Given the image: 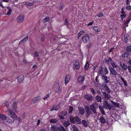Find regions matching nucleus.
Returning <instances> with one entry per match:
<instances>
[{"label": "nucleus", "mask_w": 131, "mask_h": 131, "mask_svg": "<svg viewBox=\"0 0 131 131\" xmlns=\"http://www.w3.org/2000/svg\"><path fill=\"white\" fill-rule=\"evenodd\" d=\"M89 35L87 34H85L82 36V39L83 42L86 43L89 40Z\"/></svg>", "instance_id": "f257e3e1"}, {"label": "nucleus", "mask_w": 131, "mask_h": 131, "mask_svg": "<svg viewBox=\"0 0 131 131\" xmlns=\"http://www.w3.org/2000/svg\"><path fill=\"white\" fill-rule=\"evenodd\" d=\"M6 119L7 122L10 124H12L14 121V118H17L16 117H10V116H8Z\"/></svg>", "instance_id": "f03ea898"}, {"label": "nucleus", "mask_w": 131, "mask_h": 131, "mask_svg": "<svg viewBox=\"0 0 131 131\" xmlns=\"http://www.w3.org/2000/svg\"><path fill=\"white\" fill-rule=\"evenodd\" d=\"M8 111L9 113L8 114V116H10V117H16L17 116L15 114L14 111L11 109H9Z\"/></svg>", "instance_id": "7ed1b4c3"}, {"label": "nucleus", "mask_w": 131, "mask_h": 131, "mask_svg": "<svg viewBox=\"0 0 131 131\" xmlns=\"http://www.w3.org/2000/svg\"><path fill=\"white\" fill-rule=\"evenodd\" d=\"M67 112L66 111H64L60 112L59 115V117L61 119H64V117L63 116H66L67 114Z\"/></svg>", "instance_id": "20e7f679"}, {"label": "nucleus", "mask_w": 131, "mask_h": 131, "mask_svg": "<svg viewBox=\"0 0 131 131\" xmlns=\"http://www.w3.org/2000/svg\"><path fill=\"white\" fill-rule=\"evenodd\" d=\"M54 88L55 92L57 93H59L61 91L60 86L58 83H57L54 86Z\"/></svg>", "instance_id": "39448f33"}, {"label": "nucleus", "mask_w": 131, "mask_h": 131, "mask_svg": "<svg viewBox=\"0 0 131 131\" xmlns=\"http://www.w3.org/2000/svg\"><path fill=\"white\" fill-rule=\"evenodd\" d=\"M104 108L106 109H108L109 110H111V107L106 101H104Z\"/></svg>", "instance_id": "423d86ee"}, {"label": "nucleus", "mask_w": 131, "mask_h": 131, "mask_svg": "<svg viewBox=\"0 0 131 131\" xmlns=\"http://www.w3.org/2000/svg\"><path fill=\"white\" fill-rule=\"evenodd\" d=\"M124 7H123L121 9V13L122 15H121L120 16L121 18L122 19V20H123V19H124L126 16V13L124 11Z\"/></svg>", "instance_id": "0eeeda50"}, {"label": "nucleus", "mask_w": 131, "mask_h": 131, "mask_svg": "<svg viewBox=\"0 0 131 131\" xmlns=\"http://www.w3.org/2000/svg\"><path fill=\"white\" fill-rule=\"evenodd\" d=\"M24 16L23 15H20L17 18V22L18 23H21L23 22Z\"/></svg>", "instance_id": "6e6552de"}, {"label": "nucleus", "mask_w": 131, "mask_h": 131, "mask_svg": "<svg viewBox=\"0 0 131 131\" xmlns=\"http://www.w3.org/2000/svg\"><path fill=\"white\" fill-rule=\"evenodd\" d=\"M101 78L104 83H106L109 82V81L108 79V78L105 75H102Z\"/></svg>", "instance_id": "1a4fd4ad"}, {"label": "nucleus", "mask_w": 131, "mask_h": 131, "mask_svg": "<svg viewBox=\"0 0 131 131\" xmlns=\"http://www.w3.org/2000/svg\"><path fill=\"white\" fill-rule=\"evenodd\" d=\"M70 79V76L69 74L66 75L65 79V84L66 85L69 81Z\"/></svg>", "instance_id": "9d476101"}, {"label": "nucleus", "mask_w": 131, "mask_h": 131, "mask_svg": "<svg viewBox=\"0 0 131 131\" xmlns=\"http://www.w3.org/2000/svg\"><path fill=\"white\" fill-rule=\"evenodd\" d=\"M40 99V96H37L33 99L31 101V103L33 104L37 102Z\"/></svg>", "instance_id": "9b49d317"}, {"label": "nucleus", "mask_w": 131, "mask_h": 131, "mask_svg": "<svg viewBox=\"0 0 131 131\" xmlns=\"http://www.w3.org/2000/svg\"><path fill=\"white\" fill-rule=\"evenodd\" d=\"M99 120L100 122L103 124H104L106 122L105 117H104L103 115L100 117V118L99 119Z\"/></svg>", "instance_id": "f8f14e48"}, {"label": "nucleus", "mask_w": 131, "mask_h": 131, "mask_svg": "<svg viewBox=\"0 0 131 131\" xmlns=\"http://www.w3.org/2000/svg\"><path fill=\"white\" fill-rule=\"evenodd\" d=\"M110 71L112 75L116 76L117 75V73L115 70L112 67L109 68Z\"/></svg>", "instance_id": "ddd939ff"}, {"label": "nucleus", "mask_w": 131, "mask_h": 131, "mask_svg": "<svg viewBox=\"0 0 131 131\" xmlns=\"http://www.w3.org/2000/svg\"><path fill=\"white\" fill-rule=\"evenodd\" d=\"M80 68V66L79 64V62L78 61H76L73 64V69H78Z\"/></svg>", "instance_id": "4468645a"}, {"label": "nucleus", "mask_w": 131, "mask_h": 131, "mask_svg": "<svg viewBox=\"0 0 131 131\" xmlns=\"http://www.w3.org/2000/svg\"><path fill=\"white\" fill-rule=\"evenodd\" d=\"M84 97L85 99L90 101H92L93 99V97L92 96L88 95H84Z\"/></svg>", "instance_id": "2eb2a0df"}, {"label": "nucleus", "mask_w": 131, "mask_h": 131, "mask_svg": "<svg viewBox=\"0 0 131 131\" xmlns=\"http://www.w3.org/2000/svg\"><path fill=\"white\" fill-rule=\"evenodd\" d=\"M24 79V77L23 75H20L17 78L18 81L19 83H22Z\"/></svg>", "instance_id": "dca6fc26"}, {"label": "nucleus", "mask_w": 131, "mask_h": 131, "mask_svg": "<svg viewBox=\"0 0 131 131\" xmlns=\"http://www.w3.org/2000/svg\"><path fill=\"white\" fill-rule=\"evenodd\" d=\"M59 108L60 107L59 105H54L53 106L52 109L50 110V111H52L54 110L57 111L59 109Z\"/></svg>", "instance_id": "f3484780"}, {"label": "nucleus", "mask_w": 131, "mask_h": 131, "mask_svg": "<svg viewBox=\"0 0 131 131\" xmlns=\"http://www.w3.org/2000/svg\"><path fill=\"white\" fill-rule=\"evenodd\" d=\"M111 64L113 69L115 68L117 70L119 68V67L113 61L111 62Z\"/></svg>", "instance_id": "a211bd4d"}, {"label": "nucleus", "mask_w": 131, "mask_h": 131, "mask_svg": "<svg viewBox=\"0 0 131 131\" xmlns=\"http://www.w3.org/2000/svg\"><path fill=\"white\" fill-rule=\"evenodd\" d=\"M6 8L7 12L6 13V15H10L12 11L11 9L9 6H7Z\"/></svg>", "instance_id": "6ab92c4d"}, {"label": "nucleus", "mask_w": 131, "mask_h": 131, "mask_svg": "<svg viewBox=\"0 0 131 131\" xmlns=\"http://www.w3.org/2000/svg\"><path fill=\"white\" fill-rule=\"evenodd\" d=\"M63 124L65 127H68L70 124V123L69 121H65L63 122Z\"/></svg>", "instance_id": "aec40b11"}, {"label": "nucleus", "mask_w": 131, "mask_h": 131, "mask_svg": "<svg viewBox=\"0 0 131 131\" xmlns=\"http://www.w3.org/2000/svg\"><path fill=\"white\" fill-rule=\"evenodd\" d=\"M60 127H56L55 126H52L51 127V129L54 131H59Z\"/></svg>", "instance_id": "412c9836"}, {"label": "nucleus", "mask_w": 131, "mask_h": 131, "mask_svg": "<svg viewBox=\"0 0 131 131\" xmlns=\"http://www.w3.org/2000/svg\"><path fill=\"white\" fill-rule=\"evenodd\" d=\"M84 80V77L83 76L80 77L77 80V81L80 83H82Z\"/></svg>", "instance_id": "4be33fe9"}, {"label": "nucleus", "mask_w": 131, "mask_h": 131, "mask_svg": "<svg viewBox=\"0 0 131 131\" xmlns=\"http://www.w3.org/2000/svg\"><path fill=\"white\" fill-rule=\"evenodd\" d=\"M120 65L123 70H126L127 69V65H125L124 63H121Z\"/></svg>", "instance_id": "5701e85b"}, {"label": "nucleus", "mask_w": 131, "mask_h": 131, "mask_svg": "<svg viewBox=\"0 0 131 131\" xmlns=\"http://www.w3.org/2000/svg\"><path fill=\"white\" fill-rule=\"evenodd\" d=\"M79 111L80 114L81 115L83 114L84 113V110L83 108L81 107H79Z\"/></svg>", "instance_id": "b1692460"}, {"label": "nucleus", "mask_w": 131, "mask_h": 131, "mask_svg": "<svg viewBox=\"0 0 131 131\" xmlns=\"http://www.w3.org/2000/svg\"><path fill=\"white\" fill-rule=\"evenodd\" d=\"M90 107L92 110L95 109L97 107V105L95 103L91 105Z\"/></svg>", "instance_id": "393cba45"}, {"label": "nucleus", "mask_w": 131, "mask_h": 131, "mask_svg": "<svg viewBox=\"0 0 131 131\" xmlns=\"http://www.w3.org/2000/svg\"><path fill=\"white\" fill-rule=\"evenodd\" d=\"M74 119H75V121H76V122L77 124H79L81 123L80 119L78 117L76 116L75 117Z\"/></svg>", "instance_id": "a878e982"}, {"label": "nucleus", "mask_w": 131, "mask_h": 131, "mask_svg": "<svg viewBox=\"0 0 131 131\" xmlns=\"http://www.w3.org/2000/svg\"><path fill=\"white\" fill-rule=\"evenodd\" d=\"M130 55V53L129 52H125L122 54V56L123 58H126Z\"/></svg>", "instance_id": "bb28decb"}, {"label": "nucleus", "mask_w": 131, "mask_h": 131, "mask_svg": "<svg viewBox=\"0 0 131 131\" xmlns=\"http://www.w3.org/2000/svg\"><path fill=\"white\" fill-rule=\"evenodd\" d=\"M93 28L94 31L97 32H99L101 31L100 28L97 26L94 27Z\"/></svg>", "instance_id": "cd10ccee"}, {"label": "nucleus", "mask_w": 131, "mask_h": 131, "mask_svg": "<svg viewBox=\"0 0 131 131\" xmlns=\"http://www.w3.org/2000/svg\"><path fill=\"white\" fill-rule=\"evenodd\" d=\"M6 117L5 115L2 114H0V120L3 121L6 119ZM1 121V120H0Z\"/></svg>", "instance_id": "c85d7f7f"}, {"label": "nucleus", "mask_w": 131, "mask_h": 131, "mask_svg": "<svg viewBox=\"0 0 131 131\" xmlns=\"http://www.w3.org/2000/svg\"><path fill=\"white\" fill-rule=\"evenodd\" d=\"M103 87L105 88V90H106V91L108 93H110L111 92V91L107 87V86L106 85H104L103 86Z\"/></svg>", "instance_id": "c756f323"}, {"label": "nucleus", "mask_w": 131, "mask_h": 131, "mask_svg": "<svg viewBox=\"0 0 131 131\" xmlns=\"http://www.w3.org/2000/svg\"><path fill=\"white\" fill-rule=\"evenodd\" d=\"M103 94L104 95L105 99L106 100H108L109 99V97L108 94H107L105 92H103Z\"/></svg>", "instance_id": "7c9ffc66"}, {"label": "nucleus", "mask_w": 131, "mask_h": 131, "mask_svg": "<svg viewBox=\"0 0 131 131\" xmlns=\"http://www.w3.org/2000/svg\"><path fill=\"white\" fill-rule=\"evenodd\" d=\"M49 20L50 18L49 17H47L43 19L42 20V22L43 23H45L47 22Z\"/></svg>", "instance_id": "2f4dec72"}, {"label": "nucleus", "mask_w": 131, "mask_h": 131, "mask_svg": "<svg viewBox=\"0 0 131 131\" xmlns=\"http://www.w3.org/2000/svg\"><path fill=\"white\" fill-rule=\"evenodd\" d=\"M82 124L85 127H87L88 125V124L87 122L85 120H82Z\"/></svg>", "instance_id": "473e14b6"}, {"label": "nucleus", "mask_w": 131, "mask_h": 131, "mask_svg": "<svg viewBox=\"0 0 131 131\" xmlns=\"http://www.w3.org/2000/svg\"><path fill=\"white\" fill-rule=\"evenodd\" d=\"M99 108L102 113L103 114L105 115V113L102 107L100 105L99 106Z\"/></svg>", "instance_id": "72a5a7b5"}, {"label": "nucleus", "mask_w": 131, "mask_h": 131, "mask_svg": "<svg viewBox=\"0 0 131 131\" xmlns=\"http://www.w3.org/2000/svg\"><path fill=\"white\" fill-rule=\"evenodd\" d=\"M86 112L87 113V116L88 117L89 116V115L91 114V111L89 109V108H88L86 110Z\"/></svg>", "instance_id": "f704fd0d"}, {"label": "nucleus", "mask_w": 131, "mask_h": 131, "mask_svg": "<svg viewBox=\"0 0 131 131\" xmlns=\"http://www.w3.org/2000/svg\"><path fill=\"white\" fill-rule=\"evenodd\" d=\"M95 98L97 101L98 102H101L102 99L100 96L97 95L96 96Z\"/></svg>", "instance_id": "c9c22d12"}, {"label": "nucleus", "mask_w": 131, "mask_h": 131, "mask_svg": "<svg viewBox=\"0 0 131 131\" xmlns=\"http://www.w3.org/2000/svg\"><path fill=\"white\" fill-rule=\"evenodd\" d=\"M70 120L71 123H74L75 122V120L74 118H73V117L72 116H71L70 118Z\"/></svg>", "instance_id": "e433bc0d"}, {"label": "nucleus", "mask_w": 131, "mask_h": 131, "mask_svg": "<svg viewBox=\"0 0 131 131\" xmlns=\"http://www.w3.org/2000/svg\"><path fill=\"white\" fill-rule=\"evenodd\" d=\"M103 68L102 67H100V70L98 71V73L100 74H102L103 73Z\"/></svg>", "instance_id": "4c0bfd02"}, {"label": "nucleus", "mask_w": 131, "mask_h": 131, "mask_svg": "<svg viewBox=\"0 0 131 131\" xmlns=\"http://www.w3.org/2000/svg\"><path fill=\"white\" fill-rule=\"evenodd\" d=\"M28 36H27L21 40V41L19 43V44H20L22 41H24L25 42H26L28 40Z\"/></svg>", "instance_id": "58836bf2"}, {"label": "nucleus", "mask_w": 131, "mask_h": 131, "mask_svg": "<svg viewBox=\"0 0 131 131\" xmlns=\"http://www.w3.org/2000/svg\"><path fill=\"white\" fill-rule=\"evenodd\" d=\"M103 69L104 71V74L106 75L108 73V71L106 67H104L103 68Z\"/></svg>", "instance_id": "ea45409f"}, {"label": "nucleus", "mask_w": 131, "mask_h": 131, "mask_svg": "<svg viewBox=\"0 0 131 131\" xmlns=\"http://www.w3.org/2000/svg\"><path fill=\"white\" fill-rule=\"evenodd\" d=\"M126 50L128 52H131V46H127L126 47Z\"/></svg>", "instance_id": "a19ab883"}, {"label": "nucleus", "mask_w": 131, "mask_h": 131, "mask_svg": "<svg viewBox=\"0 0 131 131\" xmlns=\"http://www.w3.org/2000/svg\"><path fill=\"white\" fill-rule=\"evenodd\" d=\"M89 64L88 61L86 62L84 67V69L86 70H87L88 69L89 67Z\"/></svg>", "instance_id": "79ce46f5"}, {"label": "nucleus", "mask_w": 131, "mask_h": 131, "mask_svg": "<svg viewBox=\"0 0 131 131\" xmlns=\"http://www.w3.org/2000/svg\"><path fill=\"white\" fill-rule=\"evenodd\" d=\"M72 128L74 131H79L78 127L75 125H73Z\"/></svg>", "instance_id": "37998d69"}, {"label": "nucleus", "mask_w": 131, "mask_h": 131, "mask_svg": "<svg viewBox=\"0 0 131 131\" xmlns=\"http://www.w3.org/2000/svg\"><path fill=\"white\" fill-rule=\"evenodd\" d=\"M131 20V16L130 18L129 19L127 20L125 22V24L126 26H128V23L130 22V21Z\"/></svg>", "instance_id": "c03bdc74"}, {"label": "nucleus", "mask_w": 131, "mask_h": 131, "mask_svg": "<svg viewBox=\"0 0 131 131\" xmlns=\"http://www.w3.org/2000/svg\"><path fill=\"white\" fill-rule=\"evenodd\" d=\"M0 7H1L3 9H4L6 8V7L0 1Z\"/></svg>", "instance_id": "a18cd8bd"}, {"label": "nucleus", "mask_w": 131, "mask_h": 131, "mask_svg": "<svg viewBox=\"0 0 131 131\" xmlns=\"http://www.w3.org/2000/svg\"><path fill=\"white\" fill-rule=\"evenodd\" d=\"M17 107L16 104L15 103H14L13 105V109L16 112H17L16 110V109Z\"/></svg>", "instance_id": "49530a36"}, {"label": "nucleus", "mask_w": 131, "mask_h": 131, "mask_svg": "<svg viewBox=\"0 0 131 131\" xmlns=\"http://www.w3.org/2000/svg\"><path fill=\"white\" fill-rule=\"evenodd\" d=\"M50 95V93H48L43 98V99L44 100L48 98Z\"/></svg>", "instance_id": "de8ad7c7"}, {"label": "nucleus", "mask_w": 131, "mask_h": 131, "mask_svg": "<svg viewBox=\"0 0 131 131\" xmlns=\"http://www.w3.org/2000/svg\"><path fill=\"white\" fill-rule=\"evenodd\" d=\"M57 120L56 119H51L50 121V122L51 123H54L57 121Z\"/></svg>", "instance_id": "09e8293b"}, {"label": "nucleus", "mask_w": 131, "mask_h": 131, "mask_svg": "<svg viewBox=\"0 0 131 131\" xmlns=\"http://www.w3.org/2000/svg\"><path fill=\"white\" fill-rule=\"evenodd\" d=\"M73 110V108L72 106H70L69 107L68 112L69 113H71Z\"/></svg>", "instance_id": "8fccbe9b"}, {"label": "nucleus", "mask_w": 131, "mask_h": 131, "mask_svg": "<svg viewBox=\"0 0 131 131\" xmlns=\"http://www.w3.org/2000/svg\"><path fill=\"white\" fill-rule=\"evenodd\" d=\"M33 54L34 57H38L39 56V53L37 51H35L34 52Z\"/></svg>", "instance_id": "3c124183"}, {"label": "nucleus", "mask_w": 131, "mask_h": 131, "mask_svg": "<svg viewBox=\"0 0 131 131\" xmlns=\"http://www.w3.org/2000/svg\"><path fill=\"white\" fill-rule=\"evenodd\" d=\"M4 105L5 107H7L9 106V103L8 102L6 101L4 103Z\"/></svg>", "instance_id": "603ef678"}, {"label": "nucleus", "mask_w": 131, "mask_h": 131, "mask_svg": "<svg viewBox=\"0 0 131 131\" xmlns=\"http://www.w3.org/2000/svg\"><path fill=\"white\" fill-rule=\"evenodd\" d=\"M112 103L115 106L117 107H118L119 106V104L117 103L114 102H112Z\"/></svg>", "instance_id": "864d4df0"}, {"label": "nucleus", "mask_w": 131, "mask_h": 131, "mask_svg": "<svg viewBox=\"0 0 131 131\" xmlns=\"http://www.w3.org/2000/svg\"><path fill=\"white\" fill-rule=\"evenodd\" d=\"M121 80L123 81V82L124 83V85H126L127 84V83L125 82V80L123 78L121 77Z\"/></svg>", "instance_id": "5fc2aeb1"}, {"label": "nucleus", "mask_w": 131, "mask_h": 131, "mask_svg": "<svg viewBox=\"0 0 131 131\" xmlns=\"http://www.w3.org/2000/svg\"><path fill=\"white\" fill-rule=\"evenodd\" d=\"M105 62L106 63L107 65H109V63L110 62L108 59H106L105 60Z\"/></svg>", "instance_id": "6e6d98bb"}, {"label": "nucleus", "mask_w": 131, "mask_h": 131, "mask_svg": "<svg viewBox=\"0 0 131 131\" xmlns=\"http://www.w3.org/2000/svg\"><path fill=\"white\" fill-rule=\"evenodd\" d=\"M91 92L93 94H95V92L94 90L92 88L91 89Z\"/></svg>", "instance_id": "4d7b16f0"}, {"label": "nucleus", "mask_w": 131, "mask_h": 131, "mask_svg": "<svg viewBox=\"0 0 131 131\" xmlns=\"http://www.w3.org/2000/svg\"><path fill=\"white\" fill-rule=\"evenodd\" d=\"M103 15V14L102 13H100L98 15L99 17H101Z\"/></svg>", "instance_id": "13d9d810"}, {"label": "nucleus", "mask_w": 131, "mask_h": 131, "mask_svg": "<svg viewBox=\"0 0 131 131\" xmlns=\"http://www.w3.org/2000/svg\"><path fill=\"white\" fill-rule=\"evenodd\" d=\"M126 9L127 10H130L131 9V6H128L126 7Z\"/></svg>", "instance_id": "bf43d9fd"}, {"label": "nucleus", "mask_w": 131, "mask_h": 131, "mask_svg": "<svg viewBox=\"0 0 131 131\" xmlns=\"http://www.w3.org/2000/svg\"><path fill=\"white\" fill-rule=\"evenodd\" d=\"M128 70H129V72L131 73V66H128Z\"/></svg>", "instance_id": "052dcab7"}, {"label": "nucleus", "mask_w": 131, "mask_h": 131, "mask_svg": "<svg viewBox=\"0 0 131 131\" xmlns=\"http://www.w3.org/2000/svg\"><path fill=\"white\" fill-rule=\"evenodd\" d=\"M79 32L82 35L84 34L85 33V31L83 30H82L80 31Z\"/></svg>", "instance_id": "680f3d73"}, {"label": "nucleus", "mask_w": 131, "mask_h": 131, "mask_svg": "<svg viewBox=\"0 0 131 131\" xmlns=\"http://www.w3.org/2000/svg\"><path fill=\"white\" fill-rule=\"evenodd\" d=\"M45 38L44 37H42L41 38V40L42 41H45Z\"/></svg>", "instance_id": "e2e57ef3"}, {"label": "nucleus", "mask_w": 131, "mask_h": 131, "mask_svg": "<svg viewBox=\"0 0 131 131\" xmlns=\"http://www.w3.org/2000/svg\"><path fill=\"white\" fill-rule=\"evenodd\" d=\"M93 23H94L93 21H92V22H90L88 25V26H89V25H92L93 24Z\"/></svg>", "instance_id": "0e129e2a"}, {"label": "nucleus", "mask_w": 131, "mask_h": 131, "mask_svg": "<svg viewBox=\"0 0 131 131\" xmlns=\"http://www.w3.org/2000/svg\"><path fill=\"white\" fill-rule=\"evenodd\" d=\"M98 78L99 77L98 76H96L95 78V80L97 82H99Z\"/></svg>", "instance_id": "69168bd1"}, {"label": "nucleus", "mask_w": 131, "mask_h": 131, "mask_svg": "<svg viewBox=\"0 0 131 131\" xmlns=\"http://www.w3.org/2000/svg\"><path fill=\"white\" fill-rule=\"evenodd\" d=\"M37 67V65L36 64L34 65L32 67V68H36Z\"/></svg>", "instance_id": "338daca9"}, {"label": "nucleus", "mask_w": 131, "mask_h": 131, "mask_svg": "<svg viewBox=\"0 0 131 131\" xmlns=\"http://www.w3.org/2000/svg\"><path fill=\"white\" fill-rule=\"evenodd\" d=\"M128 63L129 65L131 66V59H129L128 61Z\"/></svg>", "instance_id": "774afa93"}]
</instances>
